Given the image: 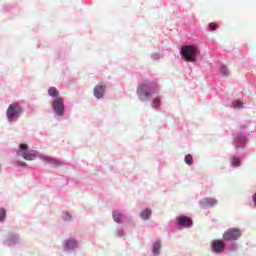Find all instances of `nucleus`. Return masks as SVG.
<instances>
[{
  "label": "nucleus",
  "mask_w": 256,
  "mask_h": 256,
  "mask_svg": "<svg viewBox=\"0 0 256 256\" xmlns=\"http://www.w3.org/2000/svg\"><path fill=\"white\" fill-rule=\"evenodd\" d=\"M158 89L159 86L153 82L140 84L137 88V95L141 101H145V99H149Z\"/></svg>",
  "instance_id": "1"
},
{
  "label": "nucleus",
  "mask_w": 256,
  "mask_h": 256,
  "mask_svg": "<svg viewBox=\"0 0 256 256\" xmlns=\"http://www.w3.org/2000/svg\"><path fill=\"white\" fill-rule=\"evenodd\" d=\"M180 53L184 61H187L189 63H195V61H197V54L199 53V48H197L196 46H183Z\"/></svg>",
  "instance_id": "2"
},
{
  "label": "nucleus",
  "mask_w": 256,
  "mask_h": 256,
  "mask_svg": "<svg viewBox=\"0 0 256 256\" xmlns=\"http://www.w3.org/2000/svg\"><path fill=\"white\" fill-rule=\"evenodd\" d=\"M17 155H19L20 157H23L25 161H35V159H37V151L29 150V145L27 144L19 145V150L17 152Z\"/></svg>",
  "instance_id": "3"
},
{
  "label": "nucleus",
  "mask_w": 256,
  "mask_h": 256,
  "mask_svg": "<svg viewBox=\"0 0 256 256\" xmlns=\"http://www.w3.org/2000/svg\"><path fill=\"white\" fill-rule=\"evenodd\" d=\"M21 113H23V108L19 106V103H13L8 107L6 115H7V118L11 120V119H17L19 115H21Z\"/></svg>",
  "instance_id": "4"
},
{
  "label": "nucleus",
  "mask_w": 256,
  "mask_h": 256,
  "mask_svg": "<svg viewBox=\"0 0 256 256\" xmlns=\"http://www.w3.org/2000/svg\"><path fill=\"white\" fill-rule=\"evenodd\" d=\"M241 237V230L237 228H232L228 229L224 234H223V239L224 241H237Z\"/></svg>",
  "instance_id": "5"
},
{
  "label": "nucleus",
  "mask_w": 256,
  "mask_h": 256,
  "mask_svg": "<svg viewBox=\"0 0 256 256\" xmlns=\"http://www.w3.org/2000/svg\"><path fill=\"white\" fill-rule=\"evenodd\" d=\"M55 113L62 116L65 113V104L63 98H56L52 103Z\"/></svg>",
  "instance_id": "6"
},
{
  "label": "nucleus",
  "mask_w": 256,
  "mask_h": 256,
  "mask_svg": "<svg viewBox=\"0 0 256 256\" xmlns=\"http://www.w3.org/2000/svg\"><path fill=\"white\" fill-rule=\"evenodd\" d=\"M107 89V86L105 84H98L94 87V96L96 99H103L105 97V91Z\"/></svg>",
  "instance_id": "7"
},
{
  "label": "nucleus",
  "mask_w": 256,
  "mask_h": 256,
  "mask_svg": "<svg viewBox=\"0 0 256 256\" xmlns=\"http://www.w3.org/2000/svg\"><path fill=\"white\" fill-rule=\"evenodd\" d=\"M211 249L214 253H221L225 249V243L221 240H213L211 243Z\"/></svg>",
  "instance_id": "8"
},
{
  "label": "nucleus",
  "mask_w": 256,
  "mask_h": 256,
  "mask_svg": "<svg viewBox=\"0 0 256 256\" xmlns=\"http://www.w3.org/2000/svg\"><path fill=\"white\" fill-rule=\"evenodd\" d=\"M213 205H217V200L214 198H204L200 201V207L202 209H207V207H213Z\"/></svg>",
  "instance_id": "9"
},
{
  "label": "nucleus",
  "mask_w": 256,
  "mask_h": 256,
  "mask_svg": "<svg viewBox=\"0 0 256 256\" xmlns=\"http://www.w3.org/2000/svg\"><path fill=\"white\" fill-rule=\"evenodd\" d=\"M177 221L180 227H191L193 225V220L187 216H181L177 219Z\"/></svg>",
  "instance_id": "10"
},
{
  "label": "nucleus",
  "mask_w": 256,
  "mask_h": 256,
  "mask_svg": "<svg viewBox=\"0 0 256 256\" xmlns=\"http://www.w3.org/2000/svg\"><path fill=\"white\" fill-rule=\"evenodd\" d=\"M42 161H44V163H47L48 165H52V167H59V165H61V161L55 159V158H51L49 156H43L41 157Z\"/></svg>",
  "instance_id": "11"
},
{
  "label": "nucleus",
  "mask_w": 256,
  "mask_h": 256,
  "mask_svg": "<svg viewBox=\"0 0 256 256\" xmlns=\"http://www.w3.org/2000/svg\"><path fill=\"white\" fill-rule=\"evenodd\" d=\"M77 247H78L77 241H75L73 239H69L65 243V250L66 251H69L70 249H77Z\"/></svg>",
  "instance_id": "12"
},
{
  "label": "nucleus",
  "mask_w": 256,
  "mask_h": 256,
  "mask_svg": "<svg viewBox=\"0 0 256 256\" xmlns=\"http://www.w3.org/2000/svg\"><path fill=\"white\" fill-rule=\"evenodd\" d=\"M48 95H49L50 97H53L54 99H60V98H59V90L56 89L55 87H50V88L48 89Z\"/></svg>",
  "instance_id": "13"
},
{
  "label": "nucleus",
  "mask_w": 256,
  "mask_h": 256,
  "mask_svg": "<svg viewBox=\"0 0 256 256\" xmlns=\"http://www.w3.org/2000/svg\"><path fill=\"white\" fill-rule=\"evenodd\" d=\"M246 141L247 139L245 138V136H240L236 138V147L237 148L245 147Z\"/></svg>",
  "instance_id": "14"
},
{
  "label": "nucleus",
  "mask_w": 256,
  "mask_h": 256,
  "mask_svg": "<svg viewBox=\"0 0 256 256\" xmlns=\"http://www.w3.org/2000/svg\"><path fill=\"white\" fill-rule=\"evenodd\" d=\"M161 249V241H156L153 246V253L155 255H159V251Z\"/></svg>",
  "instance_id": "15"
},
{
  "label": "nucleus",
  "mask_w": 256,
  "mask_h": 256,
  "mask_svg": "<svg viewBox=\"0 0 256 256\" xmlns=\"http://www.w3.org/2000/svg\"><path fill=\"white\" fill-rule=\"evenodd\" d=\"M123 215L120 212L114 211L113 212V219L116 223H121V218Z\"/></svg>",
  "instance_id": "16"
},
{
  "label": "nucleus",
  "mask_w": 256,
  "mask_h": 256,
  "mask_svg": "<svg viewBox=\"0 0 256 256\" xmlns=\"http://www.w3.org/2000/svg\"><path fill=\"white\" fill-rule=\"evenodd\" d=\"M141 217H142L145 221H147V219H149V217H151V210L145 209L144 211H142Z\"/></svg>",
  "instance_id": "17"
},
{
  "label": "nucleus",
  "mask_w": 256,
  "mask_h": 256,
  "mask_svg": "<svg viewBox=\"0 0 256 256\" xmlns=\"http://www.w3.org/2000/svg\"><path fill=\"white\" fill-rule=\"evenodd\" d=\"M186 165H193V156L191 154H188L184 158Z\"/></svg>",
  "instance_id": "18"
},
{
  "label": "nucleus",
  "mask_w": 256,
  "mask_h": 256,
  "mask_svg": "<svg viewBox=\"0 0 256 256\" xmlns=\"http://www.w3.org/2000/svg\"><path fill=\"white\" fill-rule=\"evenodd\" d=\"M7 217V211H5V209H1L0 208V223H2V221H5V218Z\"/></svg>",
  "instance_id": "19"
},
{
  "label": "nucleus",
  "mask_w": 256,
  "mask_h": 256,
  "mask_svg": "<svg viewBox=\"0 0 256 256\" xmlns=\"http://www.w3.org/2000/svg\"><path fill=\"white\" fill-rule=\"evenodd\" d=\"M220 73H221L222 75H224V77H227V76H229V69H227L226 66H222V67L220 68Z\"/></svg>",
  "instance_id": "20"
},
{
  "label": "nucleus",
  "mask_w": 256,
  "mask_h": 256,
  "mask_svg": "<svg viewBox=\"0 0 256 256\" xmlns=\"http://www.w3.org/2000/svg\"><path fill=\"white\" fill-rule=\"evenodd\" d=\"M232 165H234V167H239L241 165V160L237 157H234L232 159Z\"/></svg>",
  "instance_id": "21"
},
{
  "label": "nucleus",
  "mask_w": 256,
  "mask_h": 256,
  "mask_svg": "<svg viewBox=\"0 0 256 256\" xmlns=\"http://www.w3.org/2000/svg\"><path fill=\"white\" fill-rule=\"evenodd\" d=\"M153 107H159L161 105V99L155 98L152 103Z\"/></svg>",
  "instance_id": "22"
},
{
  "label": "nucleus",
  "mask_w": 256,
  "mask_h": 256,
  "mask_svg": "<svg viewBox=\"0 0 256 256\" xmlns=\"http://www.w3.org/2000/svg\"><path fill=\"white\" fill-rule=\"evenodd\" d=\"M209 27L211 31H217L219 26L215 23H210Z\"/></svg>",
  "instance_id": "23"
},
{
  "label": "nucleus",
  "mask_w": 256,
  "mask_h": 256,
  "mask_svg": "<svg viewBox=\"0 0 256 256\" xmlns=\"http://www.w3.org/2000/svg\"><path fill=\"white\" fill-rule=\"evenodd\" d=\"M233 107L235 108V109H237V108H239V107H243V102H241V101H236L234 104H233Z\"/></svg>",
  "instance_id": "24"
},
{
  "label": "nucleus",
  "mask_w": 256,
  "mask_h": 256,
  "mask_svg": "<svg viewBox=\"0 0 256 256\" xmlns=\"http://www.w3.org/2000/svg\"><path fill=\"white\" fill-rule=\"evenodd\" d=\"M18 165H20V167H27V163L25 162H18Z\"/></svg>",
  "instance_id": "25"
},
{
  "label": "nucleus",
  "mask_w": 256,
  "mask_h": 256,
  "mask_svg": "<svg viewBox=\"0 0 256 256\" xmlns=\"http://www.w3.org/2000/svg\"><path fill=\"white\" fill-rule=\"evenodd\" d=\"M66 219L67 220L71 219V215H67Z\"/></svg>",
  "instance_id": "26"
}]
</instances>
